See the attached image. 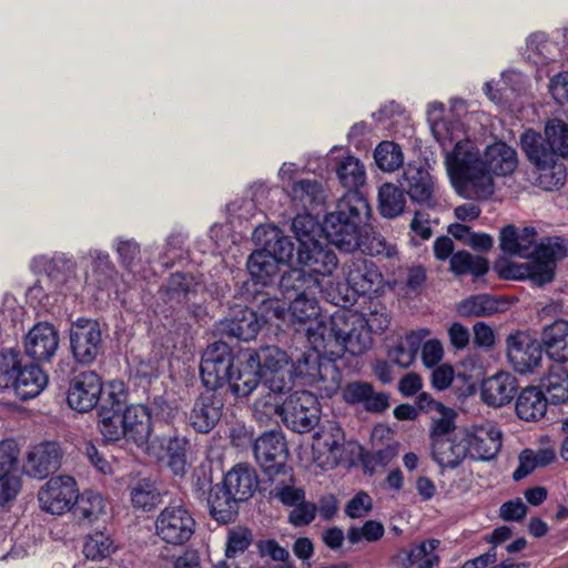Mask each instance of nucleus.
I'll use <instances>...</instances> for the list:
<instances>
[{
    "mask_svg": "<svg viewBox=\"0 0 568 568\" xmlns=\"http://www.w3.org/2000/svg\"><path fill=\"white\" fill-rule=\"evenodd\" d=\"M521 149L537 171L536 184L554 191L565 184L568 158V124L559 119L547 121L544 134L526 130L520 136Z\"/></svg>",
    "mask_w": 568,
    "mask_h": 568,
    "instance_id": "1",
    "label": "nucleus"
},
{
    "mask_svg": "<svg viewBox=\"0 0 568 568\" xmlns=\"http://www.w3.org/2000/svg\"><path fill=\"white\" fill-rule=\"evenodd\" d=\"M455 140L442 148L445 166L455 191L466 197L485 200L495 191L494 179L484 170V159L474 141L462 139L459 128L453 131Z\"/></svg>",
    "mask_w": 568,
    "mask_h": 568,
    "instance_id": "2",
    "label": "nucleus"
},
{
    "mask_svg": "<svg viewBox=\"0 0 568 568\" xmlns=\"http://www.w3.org/2000/svg\"><path fill=\"white\" fill-rule=\"evenodd\" d=\"M371 206L361 193L346 192L327 213L322 231L327 241L345 252H353L359 245L362 232L367 231Z\"/></svg>",
    "mask_w": 568,
    "mask_h": 568,
    "instance_id": "3",
    "label": "nucleus"
},
{
    "mask_svg": "<svg viewBox=\"0 0 568 568\" xmlns=\"http://www.w3.org/2000/svg\"><path fill=\"white\" fill-rule=\"evenodd\" d=\"M374 327L364 315L351 311L338 310L328 317V323H320L310 327L308 342L315 347H326L331 341L341 345L345 352L357 356L365 353L373 343Z\"/></svg>",
    "mask_w": 568,
    "mask_h": 568,
    "instance_id": "4",
    "label": "nucleus"
},
{
    "mask_svg": "<svg viewBox=\"0 0 568 568\" xmlns=\"http://www.w3.org/2000/svg\"><path fill=\"white\" fill-rule=\"evenodd\" d=\"M280 288L288 305V316L295 331H304L308 339L310 327H317L320 323H328V318L321 314L317 294L322 292L321 280L305 272L293 268L284 273L280 281Z\"/></svg>",
    "mask_w": 568,
    "mask_h": 568,
    "instance_id": "5",
    "label": "nucleus"
},
{
    "mask_svg": "<svg viewBox=\"0 0 568 568\" xmlns=\"http://www.w3.org/2000/svg\"><path fill=\"white\" fill-rule=\"evenodd\" d=\"M253 412L262 423L280 416L287 428L298 434L311 432L321 416L317 397L308 390L294 392L283 403L254 402Z\"/></svg>",
    "mask_w": 568,
    "mask_h": 568,
    "instance_id": "6",
    "label": "nucleus"
},
{
    "mask_svg": "<svg viewBox=\"0 0 568 568\" xmlns=\"http://www.w3.org/2000/svg\"><path fill=\"white\" fill-rule=\"evenodd\" d=\"M568 256V240L547 237L535 248L530 261L509 266L501 272L505 278L530 280L537 286L550 283L555 277L556 263Z\"/></svg>",
    "mask_w": 568,
    "mask_h": 568,
    "instance_id": "7",
    "label": "nucleus"
},
{
    "mask_svg": "<svg viewBox=\"0 0 568 568\" xmlns=\"http://www.w3.org/2000/svg\"><path fill=\"white\" fill-rule=\"evenodd\" d=\"M308 343L312 349L293 362L292 375L300 378L304 385L316 389L322 397H331L341 386V372L334 362L321 356V349L326 347H315Z\"/></svg>",
    "mask_w": 568,
    "mask_h": 568,
    "instance_id": "8",
    "label": "nucleus"
},
{
    "mask_svg": "<svg viewBox=\"0 0 568 568\" xmlns=\"http://www.w3.org/2000/svg\"><path fill=\"white\" fill-rule=\"evenodd\" d=\"M267 313L272 312L276 318H285L284 310L280 307L277 300L262 302ZM271 318L268 314L257 315L253 310L236 305L230 310L229 315L219 322V331L230 337L241 341H252L258 334L261 327Z\"/></svg>",
    "mask_w": 568,
    "mask_h": 568,
    "instance_id": "9",
    "label": "nucleus"
},
{
    "mask_svg": "<svg viewBox=\"0 0 568 568\" xmlns=\"http://www.w3.org/2000/svg\"><path fill=\"white\" fill-rule=\"evenodd\" d=\"M201 290L202 284L192 274L176 272L160 290V297L170 308L186 310L195 318H202L206 311Z\"/></svg>",
    "mask_w": 568,
    "mask_h": 568,
    "instance_id": "10",
    "label": "nucleus"
},
{
    "mask_svg": "<svg viewBox=\"0 0 568 568\" xmlns=\"http://www.w3.org/2000/svg\"><path fill=\"white\" fill-rule=\"evenodd\" d=\"M0 375V388H12L21 400L37 397L45 387L48 377L39 365L21 366L18 353H13V363L8 364Z\"/></svg>",
    "mask_w": 568,
    "mask_h": 568,
    "instance_id": "11",
    "label": "nucleus"
},
{
    "mask_svg": "<svg viewBox=\"0 0 568 568\" xmlns=\"http://www.w3.org/2000/svg\"><path fill=\"white\" fill-rule=\"evenodd\" d=\"M195 531V519L182 505L166 506L155 520V532L165 544L181 546L187 542Z\"/></svg>",
    "mask_w": 568,
    "mask_h": 568,
    "instance_id": "12",
    "label": "nucleus"
},
{
    "mask_svg": "<svg viewBox=\"0 0 568 568\" xmlns=\"http://www.w3.org/2000/svg\"><path fill=\"white\" fill-rule=\"evenodd\" d=\"M234 367L233 352L225 342L210 344L202 355L200 374L203 385L210 390H217L226 385Z\"/></svg>",
    "mask_w": 568,
    "mask_h": 568,
    "instance_id": "13",
    "label": "nucleus"
},
{
    "mask_svg": "<svg viewBox=\"0 0 568 568\" xmlns=\"http://www.w3.org/2000/svg\"><path fill=\"white\" fill-rule=\"evenodd\" d=\"M253 452L263 471L274 480V477L286 474L287 447L280 432L271 430L256 438Z\"/></svg>",
    "mask_w": 568,
    "mask_h": 568,
    "instance_id": "14",
    "label": "nucleus"
},
{
    "mask_svg": "<svg viewBox=\"0 0 568 568\" xmlns=\"http://www.w3.org/2000/svg\"><path fill=\"white\" fill-rule=\"evenodd\" d=\"M70 346L78 363H93L102 349L100 324L85 317L78 318L70 328Z\"/></svg>",
    "mask_w": 568,
    "mask_h": 568,
    "instance_id": "15",
    "label": "nucleus"
},
{
    "mask_svg": "<svg viewBox=\"0 0 568 568\" xmlns=\"http://www.w3.org/2000/svg\"><path fill=\"white\" fill-rule=\"evenodd\" d=\"M77 498V484L70 476L50 478L38 493L41 508L53 515H62L70 510Z\"/></svg>",
    "mask_w": 568,
    "mask_h": 568,
    "instance_id": "16",
    "label": "nucleus"
},
{
    "mask_svg": "<svg viewBox=\"0 0 568 568\" xmlns=\"http://www.w3.org/2000/svg\"><path fill=\"white\" fill-rule=\"evenodd\" d=\"M507 357L513 368L526 374L540 365L542 348L536 338L525 332L510 334L506 341Z\"/></svg>",
    "mask_w": 568,
    "mask_h": 568,
    "instance_id": "17",
    "label": "nucleus"
},
{
    "mask_svg": "<svg viewBox=\"0 0 568 568\" xmlns=\"http://www.w3.org/2000/svg\"><path fill=\"white\" fill-rule=\"evenodd\" d=\"M102 394V382L93 371L77 373L68 389V405L80 413L89 412L97 406Z\"/></svg>",
    "mask_w": 568,
    "mask_h": 568,
    "instance_id": "18",
    "label": "nucleus"
},
{
    "mask_svg": "<svg viewBox=\"0 0 568 568\" xmlns=\"http://www.w3.org/2000/svg\"><path fill=\"white\" fill-rule=\"evenodd\" d=\"M398 182L413 202L427 207L436 205L435 182L424 165L408 164Z\"/></svg>",
    "mask_w": 568,
    "mask_h": 568,
    "instance_id": "19",
    "label": "nucleus"
},
{
    "mask_svg": "<svg viewBox=\"0 0 568 568\" xmlns=\"http://www.w3.org/2000/svg\"><path fill=\"white\" fill-rule=\"evenodd\" d=\"M297 260L303 266L301 271L314 277L328 276L337 267L336 254L318 241L302 242L297 248Z\"/></svg>",
    "mask_w": 568,
    "mask_h": 568,
    "instance_id": "20",
    "label": "nucleus"
},
{
    "mask_svg": "<svg viewBox=\"0 0 568 568\" xmlns=\"http://www.w3.org/2000/svg\"><path fill=\"white\" fill-rule=\"evenodd\" d=\"M346 282L355 295L377 292L382 274L373 261L364 257L352 258L344 265Z\"/></svg>",
    "mask_w": 568,
    "mask_h": 568,
    "instance_id": "21",
    "label": "nucleus"
},
{
    "mask_svg": "<svg viewBox=\"0 0 568 568\" xmlns=\"http://www.w3.org/2000/svg\"><path fill=\"white\" fill-rule=\"evenodd\" d=\"M468 445V457L475 460H491L501 448V432L494 425L486 424L464 429Z\"/></svg>",
    "mask_w": 568,
    "mask_h": 568,
    "instance_id": "22",
    "label": "nucleus"
},
{
    "mask_svg": "<svg viewBox=\"0 0 568 568\" xmlns=\"http://www.w3.org/2000/svg\"><path fill=\"white\" fill-rule=\"evenodd\" d=\"M61 456L58 443H40L29 450L23 470L31 477L43 479L60 467Z\"/></svg>",
    "mask_w": 568,
    "mask_h": 568,
    "instance_id": "23",
    "label": "nucleus"
},
{
    "mask_svg": "<svg viewBox=\"0 0 568 568\" xmlns=\"http://www.w3.org/2000/svg\"><path fill=\"white\" fill-rule=\"evenodd\" d=\"M223 407L224 402L221 396L210 390L203 393L194 402L189 423L197 433L206 434L221 419Z\"/></svg>",
    "mask_w": 568,
    "mask_h": 568,
    "instance_id": "24",
    "label": "nucleus"
},
{
    "mask_svg": "<svg viewBox=\"0 0 568 568\" xmlns=\"http://www.w3.org/2000/svg\"><path fill=\"white\" fill-rule=\"evenodd\" d=\"M252 236L255 244L266 250L280 264L292 261L295 244L278 227L260 224L255 226Z\"/></svg>",
    "mask_w": 568,
    "mask_h": 568,
    "instance_id": "25",
    "label": "nucleus"
},
{
    "mask_svg": "<svg viewBox=\"0 0 568 568\" xmlns=\"http://www.w3.org/2000/svg\"><path fill=\"white\" fill-rule=\"evenodd\" d=\"M59 346V335L49 323L36 324L24 338L26 354L34 361H50Z\"/></svg>",
    "mask_w": 568,
    "mask_h": 568,
    "instance_id": "26",
    "label": "nucleus"
},
{
    "mask_svg": "<svg viewBox=\"0 0 568 568\" xmlns=\"http://www.w3.org/2000/svg\"><path fill=\"white\" fill-rule=\"evenodd\" d=\"M464 429L453 437L432 442V458L442 469H455L468 457V445Z\"/></svg>",
    "mask_w": 568,
    "mask_h": 568,
    "instance_id": "27",
    "label": "nucleus"
},
{
    "mask_svg": "<svg viewBox=\"0 0 568 568\" xmlns=\"http://www.w3.org/2000/svg\"><path fill=\"white\" fill-rule=\"evenodd\" d=\"M34 272H43L57 287L64 285L77 273V262L65 253L55 252L52 256L37 255L31 260Z\"/></svg>",
    "mask_w": 568,
    "mask_h": 568,
    "instance_id": "28",
    "label": "nucleus"
},
{
    "mask_svg": "<svg viewBox=\"0 0 568 568\" xmlns=\"http://www.w3.org/2000/svg\"><path fill=\"white\" fill-rule=\"evenodd\" d=\"M125 439L133 442L138 447H144L152 434V417L145 405L126 406L122 413Z\"/></svg>",
    "mask_w": 568,
    "mask_h": 568,
    "instance_id": "29",
    "label": "nucleus"
},
{
    "mask_svg": "<svg viewBox=\"0 0 568 568\" xmlns=\"http://www.w3.org/2000/svg\"><path fill=\"white\" fill-rule=\"evenodd\" d=\"M343 399L347 404L362 405L369 413H383L389 406L388 396L375 392L367 382H351L342 390Z\"/></svg>",
    "mask_w": 568,
    "mask_h": 568,
    "instance_id": "30",
    "label": "nucleus"
},
{
    "mask_svg": "<svg viewBox=\"0 0 568 568\" xmlns=\"http://www.w3.org/2000/svg\"><path fill=\"white\" fill-rule=\"evenodd\" d=\"M542 352L558 364L568 362V321L556 320L546 325L540 334Z\"/></svg>",
    "mask_w": 568,
    "mask_h": 568,
    "instance_id": "31",
    "label": "nucleus"
},
{
    "mask_svg": "<svg viewBox=\"0 0 568 568\" xmlns=\"http://www.w3.org/2000/svg\"><path fill=\"white\" fill-rule=\"evenodd\" d=\"M244 359L234 365L227 377L226 385L237 398L250 396L261 385L262 375L257 367L250 362L247 354Z\"/></svg>",
    "mask_w": 568,
    "mask_h": 568,
    "instance_id": "32",
    "label": "nucleus"
},
{
    "mask_svg": "<svg viewBox=\"0 0 568 568\" xmlns=\"http://www.w3.org/2000/svg\"><path fill=\"white\" fill-rule=\"evenodd\" d=\"M286 193L293 205L302 211H314L322 206L326 200L323 184L315 179L297 180L292 183Z\"/></svg>",
    "mask_w": 568,
    "mask_h": 568,
    "instance_id": "33",
    "label": "nucleus"
},
{
    "mask_svg": "<svg viewBox=\"0 0 568 568\" xmlns=\"http://www.w3.org/2000/svg\"><path fill=\"white\" fill-rule=\"evenodd\" d=\"M516 390V378L509 373L500 372L484 381L481 398L489 406L501 407L511 402Z\"/></svg>",
    "mask_w": 568,
    "mask_h": 568,
    "instance_id": "34",
    "label": "nucleus"
},
{
    "mask_svg": "<svg viewBox=\"0 0 568 568\" xmlns=\"http://www.w3.org/2000/svg\"><path fill=\"white\" fill-rule=\"evenodd\" d=\"M484 170L493 175L506 176L513 173L517 165V152L504 142H496L486 148L483 155Z\"/></svg>",
    "mask_w": 568,
    "mask_h": 568,
    "instance_id": "35",
    "label": "nucleus"
},
{
    "mask_svg": "<svg viewBox=\"0 0 568 568\" xmlns=\"http://www.w3.org/2000/svg\"><path fill=\"white\" fill-rule=\"evenodd\" d=\"M230 493L240 500H248L258 487L256 470L246 464H237L226 473L223 480Z\"/></svg>",
    "mask_w": 568,
    "mask_h": 568,
    "instance_id": "36",
    "label": "nucleus"
},
{
    "mask_svg": "<svg viewBox=\"0 0 568 568\" xmlns=\"http://www.w3.org/2000/svg\"><path fill=\"white\" fill-rule=\"evenodd\" d=\"M548 406L545 393L536 386L524 388L516 398L515 409L518 418L525 422L540 420Z\"/></svg>",
    "mask_w": 568,
    "mask_h": 568,
    "instance_id": "37",
    "label": "nucleus"
},
{
    "mask_svg": "<svg viewBox=\"0 0 568 568\" xmlns=\"http://www.w3.org/2000/svg\"><path fill=\"white\" fill-rule=\"evenodd\" d=\"M429 333L428 329L422 328L406 334L404 338L398 339L394 346L389 347L388 359L400 368L409 367L416 358L422 342Z\"/></svg>",
    "mask_w": 568,
    "mask_h": 568,
    "instance_id": "38",
    "label": "nucleus"
},
{
    "mask_svg": "<svg viewBox=\"0 0 568 568\" xmlns=\"http://www.w3.org/2000/svg\"><path fill=\"white\" fill-rule=\"evenodd\" d=\"M344 447V433L343 429L337 425H331L327 429L316 434L315 443L313 444V450L321 452L325 449L327 456L325 459L318 460L321 467H333L337 464V460L343 452Z\"/></svg>",
    "mask_w": 568,
    "mask_h": 568,
    "instance_id": "39",
    "label": "nucleus"
},
{
    "mask_svg": "<svg viewBox=\"0 0 568 568\" xmlns=\"http://www.w3.org/2000/svg\"><path fill=\"white\" fill-rule=\"evenodd\" d=\"M240 500L223 484L211 488L207 498L211 516L220 523H230L237 514Z\"/></svg>",
    "mask_w": 568,
    "mask_h": 568,
    "instance_id": "40",
    "label": "nucleus"
},
{
    "mask_svg": "<svg viewBox=\"0 0 568 568\" xmlns=\"http://www.w3.org/2000/svg\"><path fill=\"white\" fill-rule=\"evenodd\" d=\"M280 263L266 250L261 247L247 258L246 267L256 284L268 285L278 274Z\"/></svg>",
    "mask_w": 568,
    "mask_h": 568,
    "instance_id": "41",
    "label": "nucleus"
},
{
    "mask_svg": "<svg viewBox=\"0 0 568 568\" xmlns=\"http://www.w3.org/2000/svg\"><path fill=\"white\" fill-rule=\"evenodd\" d=\"M106 503L101 494L85 490L74 503V515L82 524H93L105 516Z\"/></svg>",
    "mask_w": 568,
    "mask_h": 568,
    "instance_id": "42",
    "label": "nucleus"
},
{
    "mask_svg": "<svg viewBox=\"0 0 568 568\" xmlns=\"http://www.w3.org/2000/svg\"><path fill=\"white\" fill-rule=\"evenodd\" d=\"M336 175L341 185L347 192L359 193L358 189L365 184L366 171L361 160L354 155L343 158L336 165Z\"/></svg>",
    "mask_w": 568,
    "mask_h": 568,
    "instance_id": "43",
    "label": "nucleus"
},
{
    "mask_svg": "<svg viewBox=\"0 0 568 568\" xmlns=\"http://www.w3.org/2000/svg\"><path fill=\"white\" fill-rule=\"evenodd\" d=\"M247 356L250 362L253 363L260 373L263 371L268 373H280L288 364L287 354L277 346H264L260 349L248 351Z\"/></svg>",
    "mask_w": 568,
    "mask_h": 568,
    "instance_id": "44",
    "label": "nucleus"
},
{
    "mask_svg": "<svg viewBox=\"0 0 568 568\" xmlns=\"http://www.w3.org/2000/svg\"><path fill=\"white\" fill-rule=\"evenodd\" d=\"M449 270L456 276L470 274L475 277H479L488 272L489 264L487 258L473 255L468 251L462 250L452 255Z\"/></svg>",
    "mask_w": 568,
    "mask_h": 568,
    "instance_id": "45",
    "label": "nucleus"
},
{
    "mask_svg": "<svg viewBox=\"0 0 568 568\" xmlns=\"http://www.w3.org/2000/svg\"><path fill=\"white\" fill-rule=\"evenodd\" d=\"M406 206L404 190L393 183H384L378 190V210L384 217L399 216Z\"/></svg>",
    "mask_w": 568,
    "mask_h": 568,
    "instance_id": "46",
    "label": "nucleus"
},
{
    "mask_svg": "<svg viewBox=\"0 0 568 568\" xmlns=\"http://www.w3.org/2000/svg\"><path fill=\"white\" fill-rule=\"evenodd\" d=\"M528 59L536 64L556 61L560 53L556 42L550 41L542 32L532 33L527 40Z\"/></svg>",
    "mask_w": 568,
    "mask_h": 568,
    "instance_id": "47",
    "label": "nucleus"
},
{
    "mask_svg": "<svg viewBox=\"0 0 568 568\" xmlns=\"http://www.w3.org/2000/svg\"><path fill=\"white\" fill-rule=\"evenodd\" d=\"M550 403L558 405L568 400V372L561 365H554L541 379Z\"/></svg>",
    "mask_w": 568,
    "mask_h": 568,
    "instance_id": "48",
    "label": "nucleus"
},
{
    "mask_svg": "<svg viewBox=\"0 0 568 568\" xmlns=\"http://www.w3.org/2000/svg\"><path fill=\"white\" fill-rule=\"evenodd\" d=\"M130 498L133 508L151 511L160 504L161 494L153 481L143 478L130 487Z\"/></svg>",
    "mask_w": 568,
    "mask_h": 568,
    "instance_id": "49",
    "label": "nucleus"
},
{
    "mask_svg": "<svg viewBox=\"0 0 568 568\" xmlns=\"http://www.w3.org/2000/svg\"><path fill=\"white\" fill-rule=\"evenodd\" d=\"M443 112L444 104L442 102L435 101L428 104L427 115L430 121L433 135L442 148H446L455 140L453 131L457 130L458 125L445 121L442 118Z\"/></svg>",
    "mask_w": 568,
    "mask_h": 568,
    "instance_id": "50",
    "label": "nucleus"
},
{
    "mask_svg": "<svg viewBox=\"0 0 568 568\" xmlns=\"http://www.w3.org/2000/svg\"><path fill=\"white\" fill-rule=\"evenodd\" d=\"M99 429L105 442H118L125 438L122 414L114 413L105 404H101L98 410Z\"/></svg>",
    "mask_w": 568,
    "mask_h": 568,
    "instance_id": "51",
    "label": "nucleus"
},
{
    "mask_svg": "<svg viewBox=\"0 0 568 568\" xmlns=\"http://www.w3.org/2000/svg\"><path fill=\"white\" fill-rule=\"evenodd\" d=\"M190 442L185 437H171L166 446L168 465L174 475L183 476L189 467Z\"/></svg>",
    "mask_w": 568,
    "mask_h": 568,
    "instance_id": "52",
    "label": "nucleus"
},
{
    "mask_svg": "<svg viewBox=\"0 0 568 568\" xmlns=\"http://www.w3.org/2000/svg\"><path fill=\"white\" fill-rule=\"evenodd\" d=\"M282 479L274 477V488L271 494L285 506H294L305 499V491L303 488H297L294 485V476L291 468H286V474L282 475Z\"/></svg>",
    "mask_w": 568,
    "mask_h": 568,
    "instance_id": "53",
    "label": "nucleus"
},
{
    "mask_svg": "<svg viewBox=\"0 0 568 568\" xmlns=\"http://www.w3.org/2000/svg\"><path fill=\"white\" fill-rule=\"evenodd\" d=\"M376 165L384 172H394L403 165L402 148L392 141L381 142L374 151Z\"/></svg>",
    "mask_w": 568,
    "mask_h": 568,
    "instance_id": "54",
    "label": "nucleus"
},
{
    "mask_svg": "<svg viewBox=\"0 0 568 568\" xmlns=\"http://www.w3.org/2000/svg\"><path fill=\"white\" fill-rule=\"evenodd\" d=\"M113 246L121 265L132 274H140L141 250L138 242L132 239L118 237Z\"/></svg>",
    "mask_w": 568,
    "mask_h": 568,
    "instance_id": "55",
    "label": "nucleus"
},
{
    "mask_svg": "<svg viewBox=\"0 0 568 568\" xmlns=\"http://www.w3.org/2000/svg\"><path fill=\"white\" fill-rule=\"evenodd\" d=\"M115 550L114 541L104 531H95L89 535L83 546V554L88 559L101 560L109 557Z\"/></svg>",
    "mask_w": 568,
    "mask_h": 568,
    "instance_id": "56",
    "label": "nucleus"
},
{
    "mask_svg": "<svg viewBox=\"0 0 568 568\" xmlns=\"http://www.w3.org/2000/svg\"><path fill=\"white\" fill-rule=\"evenodd\" d=\"M261 387V397L255 402H280L278 396L290 390L292 387L291 377L286 378L283 371L280 373H270V376L264 377Z\"/></svg>",
    "mask_w": 568,
    "mask_h": 568,
    "instance_id": "57",
    "label": "nucleus"
},
{
    "mask_svg": "<svg viewBox=\"0 0 568 568\" xmlns=\"http://www.w3.org/2000/svg\"><path fill=\"white\" fill-rule=\"evenodd\" d=\"M358 244L357 250H361L363 253L372 256L386 255L387 257H390L395 253V248L388 245L381 234L373 232L368 222L367 231L362 232Z\"/></svg>",
    "mask_w": 568,
    "mask_h": 568,
    "instance_id": "58",
    "label": "nucleus"
},
{
    "mask_svg": "<svg viewBox=\"0 0 568 568\" xmlns=\"http://www.w3.org/2000/svg\"><path fill=\"white\" fill-rule=\"evenodd\" d=\"M385 532L384 526L377 520H367L362 527L352 526L347 530V539L351 544L362 540L374 542L379 540Z\"/></svg>",
    "mask_w": 568,
    "mask_h": 568,
    "instance_id": "59",
    "label": "nucleus"
},
{
    "mask_svg": "<svg viewBox=\"0 0 568 568\" xmlns=\"http://www.w3.org/2000/svg\"><path fill=\"white\" fill-rule=\"evenodd\" d=\"M256 547L261 557H270L272 560L281 562L273 568H293L288 560V550L282 547L275 539L260 540Z\"/></svg>",
    "mask_w": 568,
    "mask_h": 568,
    "instance_id": "60",
    "label": "nucleus"
},
{
    "mask_svg": "<svg viewBox=\"0 0 568 568\" xmlns=\"http://www.w3.org/2000/svg\"><path fill=\"white\" fill-rule=\"evenodd\" d=\"M440 415L438 418L433 419L430 440L445 439L453 437V434L458 433L455 427V413L453 409L445 407L438 412Z\"/></svg>",
    "mask_w": 568,
    "mask_h": 568,
    "instance_id": "61",
    "label": "nucleus"
},
{
    "mask_svg": "<svg viewBox=\"0 0 568 568\" xmlns=\"http://www.w3.org/2000/svg\"><path fill=\"white\" fill-rule=\"evenodd\" d=\"M495 310L494 302L487 295H477L463 301L458 306L462 316H485Z\"/></svg>",
    "mask_w": 568,
    "mask_h": 568,
    "instance_id": "62",
    "label": "nucleus"
},
{
    "mask_svg": "<svg viewBox=\"0 0 568 568\" xmlns=\"http://www.w3.org/2000/svg\"><path fill=\"white\" fill-rule=\"evenodd\" d=\"M311 212L304 211L292 221V230L300 242L298 246L302 245V242L315 241L313 234L318 229V223Z\"/></svg>",
    "mask_w": 568,
    "mask_h": 568,
    "instance_id": "63",
    "label": "nucleus"
},
{
    "mask_svg": "<svg viewBox=\"0 0 568 568\" xmlns=\"http://www.w3.org/2000/svg\"><path fill=\"white\" fill-rule=\"evenodd\" d=\"M252 532L246 528H237L229 532L225 555L233 558L243 554L252 544Z\"/></svg>",
    "mask_w": 568,
    "mask_h": 568,
    "instance_id": "64",
    "label": "nucleus"
}]
</instances>
